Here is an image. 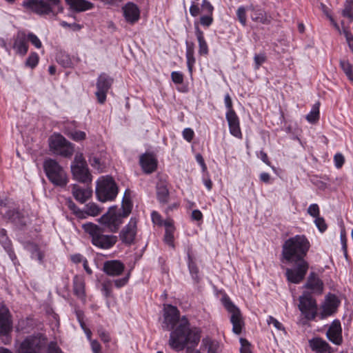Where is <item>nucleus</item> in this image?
I'll list each match as a JSON object with an SVG mask.
<instances>
[{
    "label": "nucleus",
    "instance_id": "obj_1",
    "mask_svg": "<svg viewBox=\"0 0 353 353\" xmlns=\"http://www.w3.org/2000/svg\"><path fill=\"white\" fill-rule=\"evenodd\" d=\"M179 325L170 333L169 345L176 352H180L188 345L195 347L201 339V331L198 327H190L188 319L183 316L180 319V312L176 307L168 305L164 307L163 325L166 330H173L176 323Z\"/></svg>",
    "mask_w": 353,
    "mask_h": 353
},
{
    "label": "nucleus",
    "instance_id": "obj_2",
    "mask_svg": "<svg viewBox=\"0 0 353 353\" xmlns=\"http://www.w3.org/2000/svg\"><path fill=\"white\" fill-rule=\"evenodd\" d=\"M310 248V243L305 235H295L283 243L282 261L294 266L285 270V276L290 283L299 284L305 279L309 269L305 257Z\"/></svg>",
    "mask_w": 353,
    "mask_h": 353
},
{
    "label": "nucleus",
    "instance_id": "obj_3",
    "mask_svg": "<svg viewBox=\"0 0 353 353\" xmlns=\"http://www.w3.org/2000/svg\"><path fill=\"white\" fill-rule=\"evenodd\" d=\"M82 228L91 237V242L95 247L109 250L118 241V237L113 234H105L104 228L93 223L88 222L82 225Z\"/></svg>",
    "mask_w": 353,
    "mask_h": 353
},
{
    "label": "nucleus",
    "instance_id": "obj_4",
    "mask_svg": "<svg viewBox=\"0 0 353 353\" xmlns=\"http://www.w3.org/2000/svg\"><path fill=\"white\" fill-rule=\"evenodd\" d=\"M48 179L54 186L64 188L68 183V176L63 168L54 159H46L43 164Z\"/></svg>",
    "mask_w": 353,
    "mask_h": 353
},
{
    "label": "nucleus",
    "instance_id": "obj_5",
    "mask_svg": "<svg viewBox=\"0 0 353 353\" xmlns=\"http://www.w3.org/2000/svg\"><path fill=\"white\" fill-rule=\"evenodd\" d=\"M118 194V186L110 176H101L96 186V194L101 202L113 201Z\"/></svg>",
    "mask_w": 353,
    "mask_h": 353
},
{
    "label": "nucleus",
    "instance_id": "obj_6",
    "mask_svg": "<svg viewBox=\"0 0 353 353\" xmlns=\"http://www.w3.org/2000/svg\"><path fill=\"white\" fill-rule=\"evenodd\" d=\"M123 219L125 218L121 214V210L117 206H112L109 208L106 213L99 219L98 221L108 232L115 233L118 232L123 223Z\"/></svg>",
    "mask_w": 353,
    "mask_h": 353
},
{
    "label": "nucleus",
    "instance_id": "obj_7",
    "mask_svg": "<svg viewBox=\"0 0 353 353\" xmlns=\"http://www.w3.org/2000/svg\"><path fill=\"white\" fill-rule=\"evenodd\" d=\"M49 147L54 154L64 157H70L74 152V146L60 134H54L49 138Z\"/></svg>",
    "mask_w": 353,
    "mask_h": 353
},
{
    "label": "nucleus",
    "instance_id": "obj_8",
    "mask_svg": "<svg viewBox=\"0 0 353 353\" xmlns=\"http://www.w3.org/2000/svg\"><path fill=\"white\" fill-rule=\"evenodd\" d=\"M71 172L74 179L81 183H88L92 181L87 163L81 153L76 154L71 165Z\"/></svg>",
    "mask_w": 353,
    "mask_h": 353
},
{
    "label": "nucleus",
    "instance_id": "obj_9",
    "mask_svg": "<svg viewBox=\"0 0 353 353\" xmlns=\"http://www.w3.org/2000/svg\"><path fill=\"white\" fill-rule=\"evenodd\" d=\"M45 343L41 334L28 336L20 343L17 353H42Z\"/></svg>",
    "mask_w": 353,
    "mask_h": 353
},
{
    "label": "nucleus",
    "instance_id": "obj_10",
    "mask_svg": "<svg viewBox=\"0 0 353 353\" xmlns=\"http://www.w3.org/2000/svg\"><path fill=\"white\" fill-rule=\"evenodd\" d=\"M222 302L227 311L230 314V322L232 324L233 332L236 334H239L244 325L243 319L240 310L228 296L223 297Z\"/></svg>",
    "mask_w": 353,
    "mask_h": 353
},
{
    "label": "nucleus",
    "instance_id": "obj_11",
    "mask_svg": "<svg viewBox=\"0 0 353 353\" xmlns=\"http://www.w3.org/2000/svg\"><path fill=\"white\" fill-rule=\"evenodd\" d=\"M299 309L307 321L314 320L317 314V304L312 295L305 292L299 299Z\"/></svg>",
    "mask_w": 353,
    "mask_h": 353
},
{
    "label": "nucleus",
    "instance_id": "obj_12",
    "mask_svg": "<svg viewBox=\"0 0 353 353\" xmlns=\"http://www.w3.org/2000/svg\"><path fill=\"white\" fill-rule=\"evenodd\" d=\"M12 327V315L8 308L5 305L0 303V336L5 337L3 341L5 344L10 342Z\"/></svg>",
    "mask_w": 353,
    "mask_h": 353
},
{
    "label": "nucleus",
    "instance_id": "obj_13",
    "mask_svg": "<svg viewBox=\"0 0 353 353\" xmlns=\"http://www.w3.org/2000/svg\"><path fill=\"white\" fill-rule=\"evenodd\" d=\"M138 219L132 217L128 223L125 225L119 232V239L121 242L128 245L134 243L137 234Z\"/></svg>",
    "mask_w": 353,
    "mask_h": 353
},
{
    "label": "nucleus",
    "instance_id": "obj_14",
    "mask_svg": "<svg viewBox=\"0 0 353 353\" xmlns=\"http://www.w3.org/2000/svg\"><path fill=\"white\" fill-rule=\"evenodd\" d=\"M113 79L105 73H101L97 81V92L95 94L99 103L103 104L106 101V96L113 83Z\"/></svg>",
    "mask_w": 353,
    "mask_h": 353
},
{
    "label": "nucleus",
    "instance_id": "obj_15",
    "mask_svg": "<svg viewBox=\"0 0 353 353\" xmlns=\"http://www.w3.org/2000/svg\"><path fill=\"white\" fill-rule=\"evenodd\" d=\"M23 6L27 10L36 13L39 15L57 14L53 12L51 5L43 0H24L22 3Z\"/></svg>",
    "mask_w": 353,
    "mask_h": 353
},
{
    "label": "nucleus",
    "instance_id": "obj_16",
    "mask_svg": "<svg viewBox=\"0 0 353 353\" xmlns=\"http://www.w3.org/2000/svg\"><path fill=\"white\" fill-rule=\"evenodd\" d=\"M326 336L332 343L336 345H340L343 343L342 328L339 320L336 319L332 321L327 331Z\"/></svg>",
    "mask_w": 353,
    "mask_h": 353
},
{
    "label": "nucleus",
    "instance_id": "obj_17",
    "mask_svg": "<svg viewBox=\"0 0 353 353\" xmlns=\"http://www.w3.org/2000/svg\"><path fill=\"white\" fill-rule=\"evenodd\" d=\"M123 17L125 21L134 24L140 19V10L139 7L132 2H128L122 7Z\"/></svg>",
    "mask_w": 353,
    "mask_h": 353
},
{
    "label": "nucleus",
    "instance_id": "obj_18",
    "mask_svg": "<svg viewBox=\"0 0 353 353\" xmlns=\"http://www.w3.org/2000/svg\"><path fill=\"white\" fill-rule=\"evenodd\" d=\"M124 270V264L119 260L107 261L103 263V271L111 276H120Z\"/></svg>",
    "mask_w": 353,
    "mask_h": 353
},
{
    "label": "nucleus",
    "instance_id": "obj_19",
    "mask_svg": "<svg viewBox=\"0 0 353 353\" xmlns=\"http://www.w3.org/2000/svg\"><path fill=\"white\" fill-rule=\"evenodd\" d=\"M12 48L16 53L24 56L28 50V45L26 40V34L24 31H19L14 37Z\"/></svg>",
    "mask_w": 353,
    "mask_h": 353
},
{
    "label": "nucleus",
    "instance_id": "obj_20",
    "mask_svg": "<svg viewBox=\"0 0 353 353\" xmlns=\"http://www.w3.org/2000/svg\"><path fill=\"white\" fill-rule=\"evenodd\" d=\"M228 123L230 132L234 137L241 139L242 133L240 128L239 119L234 110L227 112L225 114Z\"/></svg>",
    "mask_w": 353,
    "mask_h": 353
},
{
    "label": "nucleus",
    "instance_id": "obj_21",
    "mask_svg": "<svg viewBox=\"0 0 353 353\" xmlns=\"http://www.w3.org/2000/svg\"><path fill=\"white\" fill-rule=\"evenodd\" d=\"M140 165L146 174L154 172L157 168V160L152 154L145 153L140 157Z\"/></svg>",
    "mask_w": 353,
    "mask_h": 353
},
{
    "label": "nucleus",
    "instance_id": "obj_22",
    "mask_svg": "<svg viewBox=\"0 0 353 353\" xmlns=\"http://www.w3.org/2000/svg\"><path fill=\"white\" fill-rule=\"evenodd\" d=\"M339 301L334 294H330L327 296L321 312V319H324L334 314L339 306Z\"/></svg>",
    "mask_w": 353,
    "mask_h": 353
},
{
    "label": "nucleus",
    "instance_id": "obj_23",
    "mask_svg": "<svg viewBox=\"0 0 353 353\" xmlns=\"http://www.w3.org/2000/svg\"><path fill=\"white\" fill-rule=\"evenodd\" d=\"M309 345L316 353H332L333 350L329 343L320 337L309 340Z\"/></svg>",
    "mask_w": 353,
    "mask_h": 353
},
{
    "label": "nucleus",
    "instance_id": "obj_24",
    "mask_svg": "<svg viewBox=\"0 0 353 353\" xmlns=\"http://www.w3.org/2000/svg\"><path fill=\"white\" fill-rule=\"evenodd\" d=\"M248 10L252 12V14H251V19L254 22L260 23L264 25H268L271 23V16L268 14V13L263 10L255 8L252 5H250L248 8Z\"/></svg>",
    "mask_w": 353,
    "mask_h": 353
},
{
    "label": "nucleus",
    "instance_id": "obj_25",
    "mask_svg": "<svg viewBox=\"0 0 353 353\" xmlns=\"http://www.w3.org/2000/svg\"><path fill=\"white\" fill-rule=\"evenodd\" d=\"M72 194L77 201L84 203L92 196V190L90 188H83L74 184L72 185Z\"/></svg>",
    "mask_w": 353,
    "mask_h": 353
},
{
    "label": "nucleus",
    "instance_id": "obj_26",
    "mask_svg": "<svg viewBox=\"0 0 353 353\" xmlns=\"http://www.w3.org/2000/svg\"><path fill=\"white\" fill-rule=\"evenodd\" d=\"M303 287L311 290L313 292L321 294L323 290V283L315 272H311Z\"/></svg>",
    "mask_w": 353,
    "mask_h": 353
},
{
    "label": "nucleus",
    "instance_id": "obj_27",
    "mask_svg": "<svg viewBox=\"0 0 353 353\" xmlns=\"http://www.w3.org/2000/svg\"><path fill=\"white\" fill-rule=\"evenodd\" d=\"M73 292L81 301H85V281L83 277L78 275L74 276Z\"/></svg>",
    "mask_w": 353,
    "mask_h": 353
},
{
    "label": "nucleus",
    "instance_id": "obj_28",
    "mask_svg": "<svg viewBox=\"0 0 353 353\" xmlns=\"http://www.w3.org/2000/svg\"><path fill=\"white\" fill-rule=\"evenodd\" d=\"M201 347L207 351V353H221V346L220 343L210 336H205L202 339Z\"/></svg>",
    "mask_w": 353,
    "mask_h": 353
},
{
    "label": "nucleus",
    "instance_id": "obj_29",
    "mask_svg": "<svg viewBox=\"0 0 353 353\" xmlns=\"http://www.w3.org/2000/svg\"><path fill=\"white\" fill-rule=\"evenodd\" d=\"M70 8L76 12H84L94 8V3L87 0H65Z\"/></svg>",
    "mask_w": 353,
    "mask_h": 353
},
{
    "label": "nucleus",
    "instance_id": "obj_30",
    "mask_svg": "<svg viewBox=\"0 0 353 353\" xmlns=\"http://www.w3.org/2000/svg\"><path fill=\"white\" fill-rule=\"evenodd\" d=\"M195 35L199 43V53L200 55H207L208 54V46L204 38L203 32L200 29L199 24L194 23Z\"/></svg>",
    "mask_w": 353,
    "mask_h": 353
},
{
    "label": "nucleus",
    "instance_id": "obj_31",
    "mask_svg": "<svg viewBox=\"0 0 353 353\" xmlns=\"http://www.w3.org/2000/svg\"><path fill=\"white\" fill-rule=\"evenodd\" d=\"M57 61L63 68H72L79 63V59L74 57L71 58L67 53L59 52L57 55Z\"/></svg>",
    "mask_w": 353,
    "mask_h": 353
},
{
    "label": "nucleus",
    "instance_id": "obj_32",
    "mask_svg": "<svg viewBox=\"0 0 353 353\" xmlns=\"http://www.w3.org/2000/svg\"><path fill=\"white\" fill-rule=\"evenodd\" d=\"M132 202L130 199V194L129 190H126L124 194V196L122 200L121 208H119L121 210V214L123 217H128L132 210Z\"/></svg>",
    "mask_w": 353,
    "mask_h": 353
},
{
    "label": "nucleus",
    "instance_id": "obj_33",
    "mask_svg": "<svg viewBox=\"0 0 353 353\" xmlns=\"http://www.w3.org/2000/svg\"><path fill=\"white\" fill-rule=\"evenodd\" d=\"M5 217L17 225H25L26 221L24 216L17 210H9L5 213Z\"/></svg>",
    "mask_w": 353,
    "mask_h": 353
},
{
    "label": "nucleus",
    "instance_id": "obj_34",
    "mask_svg": "<svg viewBox=\"0 0 353 353\" xmlns=\"http://www.w3.org/2000/svg\"><path fill=\"white\" fill-rule=\"evenodd\" d=\"M186 53L185 57L187 59V65L188 71L190 74L192 73L193 67L196 62L194 58V44L193 42L186 41Z\"/></svg>",
    "mask_w": 353,
    "mask_h": 353
},
{
    "label": "nucleus",
    "instance_id": "obj_35",
    "mask_svg": "<svg viewBox=\"0 0 353 353\" xmlns=\"http://www.w3.org/2000/svg\"><path fill=\"white\" fill-rule=\"evenodd\" d=\"M169 194V190L165 182L161 181L157 184V196L161 203L165 204L168 202Z\"/></svg>",
    "mask_w": 353,
    "mask_h": 353
},
{
    "label": "nucleus",
    "instance_id": "obj_36",
    "mask_svg": "<svg viewBox=\"0 0 353 353\" xmlns=\"http://www.w3.org/2000/svg\"><path fill=\"white\" fill-rule=\"evenodd\" d=\"M0 243L6 250V251L11 256L14 254L12 249V243L7 236V232L5 229L0 228Z\"/></svg>",
    "mask_w": 353,
    "mask_h": 353
},
{
    "label": "nucleus",
    "instance_id": "obj_37",
    "mask_svg": "<svg viewBox=\"0 0 353 353\" xmlns=\"http://www.w3.org/2000/svg\"><path fill=\"white\" fill-rule=\"evenodd\" d=\"M65 205L79 219H85V213L83 210H80L76 204L73 202L71 198H66Z\"/></svg>",
    "mask_w": 353,
    "mask_h": 353
},
{
    "label": "nucleus",
    "instance_id": "obj_38",
    "mask_svg": "<svg viewBox=\"0 0 353 353\" xmlns=\"http://www.w3.org/2000/svg\"><path fill=\"white\" fill-rule=\"evenodd\" d=\"M307 121L310 123H315L319 119V103L313 105L311 111L306 116Z\"/></svg>",
    "mask_w": 353,
    "mask_h": 353
},
{
    "label": "nucleus",
    "instance_id": "obj_39",
    "mask_svg": "<svg viewBox=\"0 0 353 353\" xmlns=\"http://www.w3.org/2000/svg\"><path fill=\"white\" fill-rule=\"evenodd\" d=\"M340 66L345 75L347 77L348 79L353 82L352 65L350 63V62L345 59L341 60Z\"/></svg>",
    "mask_w": 353,
    "mask_h": 353
},
{
    "label": "nucleus",
    "instance_id": "obj_40",
    "mask_svg": "<svg viewBox=\"0 0 353 353\" xmlns=\"http://www.w3.org/2000/svg\"><path fill=\"white\" fill-rule=\"evenodd\" d=\"M342 15L350 21L353 20V0H345Z\"/></svg>",
    "mask_w": 353,
    "mask_h": 353
},
{
    "label": "nucleus",
    "instance_id": "obj_41",
    "mask_svg": "<svg viewBox=\"0 0 353 353\" xmlns=\"http://www.w3.org/2000/svg\"><path fill=\"white\" fill-rule=\"evenodd\" d=\"M83 211L85 213V216L86 218L87 216H97L101 212V209L97 204L91 203L87 204L85 207V210Z\"/></svg>",
    "mask_w": 353,
    "mask_h": 353
},
{
    "label": "nucleus",
    "instance_id": "obj_42",
    "mask_svg": "<svg viewBox=\"0 0 353 353\" xmlns=\"http://www.w3.org/2000/svg\"><path fill=\"white\" fill-rule=\"evenodd\" d=\"M188 268L190 270V272L192 275V279L196 281V282L199 281V269L196 265V263L193 261L192 257L190 255H188Z\"/></svg>",
    "mask_w": 353,
    "mask_h": 353
},
{
    "label": "nucleus",
    "instance_id": "obj_43",
    "mask_svg": "<svg viewBox=\"0 0 353 353\" xmlns=\"http://www.w3.org/2000/svg\"><path fill=\"white\" fill-rule=\"evenodd\" d=\"M30 252L32 259H37L40 263H43L44 254L40 250L37 245H32Z\"/></svg>",
    "mask_w": 353,
    "mask_h": 353
},
{
    "label": "nucleus",
    "instance_id": "obj_44",
    "mask_svg": "<svg viewBox=\"0 0 353 353\" xmlns=\"http://www.w3.org/2000/svg\"><path fill=\"white\" fill-rule=\"evenodd\" d=\"M236 17L243 26L247 25L246 9L244 6H240L236 10Z\"/></svg>",
    "mask_w": 353,
    "mask_h": 353
},
{
    "label": "nucleus",
    "instance_id": "obj_45",
    "mask_svg": "<svg viewBox=\"0 0 353 353\" xmlns=\"http://www.w3.org/2000/svg\"><path fill=\"white\" fill-rule=\"evenodd\" d=\"M174 231H175V230H169V229H165V231L164 241L165 243H167L168 245L171 246L172 248L174 247Z\"/></svg>",
    "mask_w": 353,
    "mask_h": 353
},
{
    "label": "nucleus",
    "instance_id": "obj_46",
    "mask_svg": "<svg viewBox=\"0 0 353 353\" xmlns=\"http://www.w3.org/2000/svg\"><path fill=\"white\" fill-rule=\"evenodd\" d=\"M69 138L75 141L84 140L86 138V134L83 131H72L68 134Z\"/></svg>",
    "mask_w": 353,
    "mask_h": 353
},
{
    "label": "nucleus",
    "instance_id": "obj_47",
    "mask_svg": "<svg viewBox=\"0 0 353 353\" xmlns=\"http://www.w3.org/2000/svg\"><path fill=\"white\" fill-rule=\"evenodd\" d=\"M39 62V56L37 53L32 52L31 53L26 61V65L30 67V68H34Z\"/></svg>",
    "mask_w": 353,
    "mask_h": 353
},
{
    "label": "nucleus",
    "instance_id": "obj_48",
    "mask_svg": "<svg viewBox=\"0 0 353 353\" xmlns=\"http://www.w3.org/2000/svg\"><path fill=\"white\" fill-rule=\"evenodd\" d=\"M30 41V43L34 46L37 48H41L42 47V43L40 39L37 37V35L30 32L26 35V40Z\"/></svg>",
    "mask_w": 353,
    "mask_h": 353
},
{
    "label": "nucleus",
    "instance_id": "obj_49",
    "mask_svg": "<svg viewBox=\"0 0 353 353\" xmlns=\"http://www.w3.org/2000/svg\"><path fill=\"white\" fill-rule=\"evenodd\" d=\"M241 353H252L251 350V344L248 342V341L245 339L241 338L240 339Z\"/></svg>",
    "mask_w": 353,
    "mask_h": 353
},
{
    "label": "nucleus",
    "instance_id": "obj_50",
    "mask_svg": "<svg viewBox=\"0 0 353 353\" xmlns=\"http://www.w3.org/2000/svg\"><path fill=\"white\" fill-rule=\"evenodd\" d=\"M266 56L264 53L256 54L254 55V61L255 63V69L258 70L260 66L266 61Z\"/></svg>",
    "mask_w": 353,
    "mask_h": 353
},
{
    "label": "nucleus",
    "instance_id": "obj_51",
    "mask_svg": "<svg viewBox=\"0 0 353 353\" xmlns=\"http://www.w3.org/2000/svg\"><path fill=\"white\" fill-rule=\"evenodd\" d=\"M213 21L212 14H207L200 17L201 25L206 28L210 27L213 23Z\"/></svg>",
    "mask_w": 353,
    "mask_h": 353
},
{
    "label": "nucleus",
    "instance_id": "obj_52",
    "mask_svg": "<svg viewBox=\"0 0 353 353\" xmlns=\"http://www.w3.org/2000/svg\"><path fill=\"white\" fill-rule=\"evenodd\" d=\"M314 223L321 232H323L327 230V224L325 223V219L323 217H316Z\"/></svg>",
    "mask_w": 353,
    "mask_h": 353
},
{
    "label": "nucleus",
    "instance_id": "obj_53",
    "mask_svg": "<svg viewBox=\"0 0 353 353\" xmlns=\"http://www.w3.org/2000/svg\"><path fill=\"white\" fill-rule=\"evenodd\" d=\"M268 324L270 325L272 324L276 329L278 330H284V327L283 326L282 323H280L278 320H276L275 318H274L272 316H269L267 319Z\"/></svg>",
    "mask_w": 353,
    "mask_h": 353
},
{
    "label": "nucleus",
    "instance_id": "obj_54",
    "mask_svg": "<svg viewBox=\"0 0 353 353\" xmlns=\"http://www.w3.org/2000/svg\"><path fill=\"white\" fill-rule=\"evenodd\" d=\"M307 213L314 218L319 216V208L316 203L311 204L307 208Z\"/></svg>",
    "mask_w": 353,
    "mask_h": 353
},
{
    "label": "nucleus",
    "instance_id": "obj_55",
    "mask_svg": "<svg viewBox=\"0 0 353 353\" xmlns=\"http://www.w3.org/2000/svg\"><path fill=\"white\" fill-rule=\"evenodd\" d=\"M201 9L203 12H205L207 14H212L214 7L208 0H203L201 4Z\"/></svg>",
    "mask_w": 353,
    "mask_h": 353
},
{
    "label": "nucleus",
    "instance_id": "obj_56",
    "mask_svg": "<svg viewBox=\"0 0 353 353\" xmlns=\"http://www.w3.org/2000/svg\"><path fill=\"white\" fill-rule=\"evenodd\" d=\"M172 81L176 84H181L183 82V76L179 72H172L171 74Z\"/></svg>",
    "mask_w": 353,
    "mask_h": 353
},
{
    "label": "nucleus",
    "instance_id": "obj_57",
    "mask_svg": "<svg viewBox=\"0 0 353 353\" xmlns=\"http://www.w3.org/2000/svg\"><path fill=\"white\" fill-rule=\"evenodd\" d=\"M194 132L189 128H185L183 131V137L187 141L190 142L194 138Z\"/></svg>",
    "mask_w": 353,
    "mask_h": 353
},
{
    "label": "nucleus",
    "instance_id": "obj_58",
    "mask_svg": "<svg viewBox=\"0 0 353 353\" xmlns=\"http://www.w3.org/2000/svg\"><path fill=\"white\" fill-rule=\"evenodd\" d=\"M334 163L337 168H341L345 162L344 157L341 153H337L334 157Z\"/></svg>",
    "mask_w": 353,
    "mask_h": 353
},
{
    "label": "nucleus",
    "instance_id": "obj_59",
    "mask_svg": "<svg viewBox=\"0 0 353 353\" xmlns=\"http://www.w3.org/2000/svg\"><path fill=\"white\" fill-rule=\"evenodd\" d=\"M47 353H63L55 342H50L48 345Z\"/></svg>",
    "mask_w": 353,
    "mask_h": 353
},
{
    "label": "nucleus",
    "instance_id": "obj_60",
    "mask_svg": "<svg viewBox=\"0 0 353 353\" xmlns=\"http://www.w3.org/2000/svg\"><path fill=\"white\" fill-rule=\"evenodd\" d=\"M61 26L63 28H69L73 30H80L82 28V26L76 23H68L65 21H61Z\"/></svg>",
    "mask_w": 353,
    "mask_h": 353
},
{
    "label": "nucleus",
    "instance_id": "obj_61",
    "mask_svg": "<svg viewBox=\"0 0 353 353\" xmlns=\"http://www.w3.org/2000/svg\"><path fill=\"white\" fill-rule=\"evenodd\" d=\"M97 332L99 337L104 343H108L110 341V336L109 334L106 332L103 328L98 329Z\"/></svg>",
    "mask_w": 353,
    "mask_h": 353
},
{
    "label": "nucleus",
    "instance_id": "obj_62",
    "mask_svg": "<svg viewBox=\"0 0 353 353\" xmlns=\"http://www.w3.org/2000/svg\"><path fill=\"white\" fill-rule=\"evenodd\" d=\"M152 222L158 225H163V221L161 219V216L156 211L152 212L151 214Z\"/></svg>",
    "mask_w": 353,
    "mask_h": 353
},
{
    "label": "nucleus",
    "instance_id": "obj_63",
    "mask_svg": "<svg viewBox=\"0 0 353 353\" xmlns=\"http://www.w3.org/2000/svg\"><path fill=\"white\" fill-rule=\"evenodd\" d=\"M128 279L129 276H126L123 278L114 280V284L117 288H120L127 284V283L128 282Z\"/></svg>",
    "mask_w": 353,
    "mask_h": 353
},
{
    "label": "nucleus",
    "instance_id": "obj_64",
    "mask_svg": "<svg viewBox=\"0 0 353 353\" xmlns=\"http://www.w3.org/2000/svg\"><path fill=\"white\" fill-rule=\"evenodd\" d=\"M90 343L93 353H101V346L97 341L92 340Z\"/></svg>",
    "mask_w": 353,
    "mask_h": 353
}]
</instances>
